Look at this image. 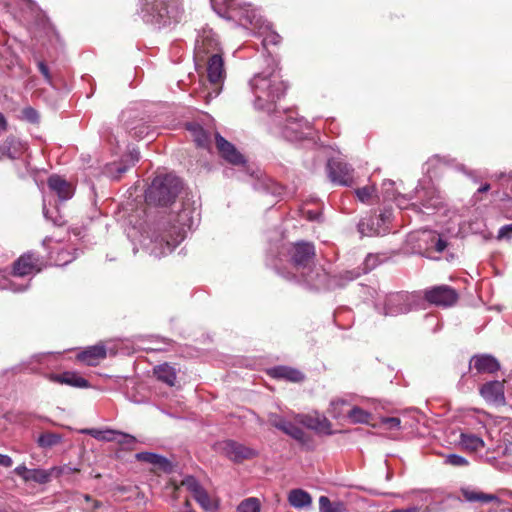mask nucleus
I'll return each instance as SVG.
<instances>
[{"label":"nucleus","instance_id":"obj_16","mask_svg":"<svg viewBox=\"0 0 512 512\" xmlns=\"http://www.w3.org/2000/svg\"><path fill=\"white\" fill-rule=\"evenodd\" d=\"M315 257V247L309 242H298L294 244L291 253V260L296 268H305Z\"/></svg>","mask_w":512,"mask_h":512},{"label":"nucleus","instance_id":"obj_11","mask_svg":"<svg viewBox=\"0 0 512 512\" xmlns=\"http://www.w3.org/2000/svg\"><path fill=\"white\" fill-rule=\"evenodd\" d=\"M417 201L411 203V207L417 212L429 213L440 205V198L432 187H420L415 191Z\"/></svg>","mask_w":512,"mask_h":512},{"label":"nucleus","instance_id":"obj_40","mask_svg":"<svg viewBox=\"0 0 512 512\" xmlns=\"http://www.w3.org/2000/svg\"><path fill=\"white\" fill-rule=\"evenodd\" d=\"M183 485L193 494V496L204 489L194 476L185 477Z\"/></svg>","mask_w":512,"mask_h":512},{"label":"nucleus","instance_id":"obj_14","mask_svg":"<svg viewBox=\"0 0 512 512\" xmlns=\"http://www.w3.org/2000/svg\"><path fill=\"white\" fill-rule=\"evenodd\" d=\"M46 379L52 383L67 385L73 388L86 389L90 387V383L78 372L63 371L61 373H48Z\"/></svg>","mask_w":512,"mask_h":512},{"label":"nucleus","instance_id":"obj_56","mask_svg":"<svg viewBox=\"0 0 512 512\" xmlns=\"http://www.w3.org/2000/svg\"><path fill=\"white\" fill-rule=\"evenodd\" d=\"M491 186L490 184L486 183L482 186L479 187V189L477 190V193H485V192H488L490 190Z\"/></svg>","mask_w":512,"mask_h":512},{"label":"nucleus","instance_id":"obj_47","mask_svg":"<svg viewBox=\"0 0 512 512\" xmlns=\"http://www.w3.org/2000/svg\"><path fill=\"white\" fill-rule=\"evenodd\" d=\"M30 469H28L25 465H19L14 469L15 474L23 478L26 481V477L29 474Z\"/></svg>","mask_w":512,"mask_h":512},{"label":"nucleus","instance_id":"obj_36","mask_svg":"<svg viewBox=\"0 0 512 512\" xmlns=\"http://www.w3.org/2000/svg\"><path fill=\"white\" fill-rule=\"evenodd\" d=\"M193 497L204 510L213 511L214 509H216V506L211 501V499L205 489L201 490L200 492L195 494Z\"/></svg>","mask_w":512,"mask_h":512},{"label":"nucleus","instance_id":"obj_51","mask_svg":"<svg viewBox=\"0 0 512 512\" xmlns=\"http://www.w3.org/2000/svg\"><path fill=\"white\" fill-rule=\"evenodd\" d=\"M146 129V127L144 126H140V127H134L130 130V133L133 137L135 138H140L142 137V134L144 133V130Z\"/></svg>","mask_w":512,"mask_h":512},{"label":"nucleus","instance_id":"obj_29","mask_svg":"<svg viewBox=\"0 0 512 512\" xmlns=\"http://www.w3.org/2000/svg\"><path fill=\"white\" fill-rule=\"evenodd\" d=\"M236 13H238L239 18H230L229 20L236 21L243 27L248 28L249 26H251L252 30L256 29L258 20L256 21V23H254L256 16L251 9L241 4V6L237 9Z\"/></svg>","mask_w":512,"mask_h":512},{"label":"nucleus","instance_id":"obj_41","mask_svg":"<svg viewBox=\"0 0 512 512\" xmlns=\"http://www.w3.org/2000/svg\"><path fill=\"white\" fill-rule=\"evenodd\" d=\"M445 464L455 466V467H463L469 464L468 460L461 455L458 454H448L444 459Z\"/></svg>","mask_w":512,"mask_h":512},{"label":"nucleus","instance_id":"obj_59","mask_svg":"<svg viewBox=\"0 0 512 512\" xmlns=\"http://www.w3.org/2000/svg\"><path fill=\"white\" fill-rule=\"evenodd\" d=\"M65 352H73V350L72 349H68Z\"/></svg>","mask_w":512,"mask_h":512},{"label":"nucleus","instance_id":"obj_55","mask_svg":"<svg viewBox=\"0 0 512 512\" xmlns=\"http://www.w3.org/2000/svg\"><path fill=\"white\" fill-rule=\"evenodd\" d=\"M129 157H130V166H133L139 160L140 154L138 151H132L130 153Z\"/></svg>","mask_w":512,"mask_h":512},{"label":"nucleus","instance_id":"obj_39","mask_svg":"<svg viewBox=\"0 0 512 512\" xmlns=\"http://www.w3.org/2000/svg\"><path fill=\"white\" fill-rule=\"evenodd\" d=\"M320 512H342V505L337 503L333 504L328 497L321 496L319 498Z\"/></svg>","mask_w":512,"mask_h":512},{"label":"nucleus","instance_id":"obj_23","mask_svg":"<svg viewBox=\"0 0 512 512\" xmlns=\"http://www.w3.org/2000/svg\"><path fill=\"white\" fill-rule=\"evenodd\" d=\"M48 186L63 200L69 199L73 194L72 186L58 175H52L49 177Z\"/></svg>","mask_w":512,"mask_h":512},{"label":"nucleus","instance_id":"obj_31","mask_svg":"<svg viewBox=\"0 0 512 512\" xmlns=\"http://www.w3.org/2000/svg\"><path fill=\"white\" fill-rule=\"evenodd\" d=\"M17 144L14 137H7L0 146V159H15L19 152Z\"/></svg>","mask_w":512,"mask_h":512},{"label":"nucleus","instance_id":"obj_6","mask_svg":"<svg viewBox=\"0 0 512 512\" xmlns=\"http://www.w3.org/2000/svg\"><path fill=\"white\" fill-rule=\"evenodd\" d=\"M43 268V258L33 251H28L22 254L13 263L12 273L14 276L24 277L30 274L39 273Z\"/></svg>","mask_w":512,"mask_h":512},{"label":"nucleus","instance_id":"obj_10","mask_svg":"<svg viewBox=\"0 0 512 512\" xmlns=\"http://www.w3.org/2000/svg\"><path fill=\"white\" fill-rule=\"evenodd\" d=\"M215 53H222L216 35L210 30H204L196 41L195 58L197 61L204 62L206 58Z\"/></svg>","mask_w":512,"mask_h":512},{"label":"nucleus","instance_id":"obj_32","mask_svg":"<svg viewBox=\"0 0 512 512\" xmlns=\"http://www.w3.org/2000/svg\"><path fill=\"white\" fill-rule=\"evenodd\" d=\"M107 354H76V362L86 366H97Z\"/></svg>","mask_w":512,"mask_h":512},{"label":"nucleus","instance_id":"obj_37","mask_svg":"<svg viewBox=\"0 0 512 512\" xmlns=\"http://www.w3.org/2000/svg\"><path fill=\"white\" fill-rule=\"evenodd\" d=\"M239 512H260V502L257 498L251 497L243 500L238 506Z\"/></svg>","mask_w":512,"mask_h":512},{"label":"nucleus","instance_id":"obj_22","mask_svg":"<svg viewBox=\"0 0 512 512\" xmlns=\"http://www.w3.org/2000/svg\"><path fill=\"white\" fill-rule=\"evenodd\" d=\"M462 497L470 503L480 502V503H490L494 501H498V497L495 494L484 493L472 487H462L460 489Z\"/></svg>","mask_w":512,"mask_h":512},{"label":"nucleus","instance_id":"obj_7","mask_svg":"<svg viewBox=\"0 0 512 512\" xmlns=\"http://www.w3.org/2000/svg\"><path fill=\"white\" fill-rule=\"evenodd\" d=\"M142 11L152 23L166 25L172 18L168 0H142Z\"/></svg>","mask_w":512,"mask_h":512},{"label":"nucleus","instance_id":"obj_25","mask_svg":"<svg viewBox=\"0 0 512 512\" xmlns=\"http://www.w3.org/2000/svg\"><path fill=\"white\" fill-rule=\"evenodd\" d=\"M154 375L156 378L167 384L168 386H174L177 378L176 369L167 364H160L154 368Z\"/></svg>","mask_w":512,"mask_h":512},{"label":"nucleus","instance_id":"obj_15","mask_svg":"<svg viewBox=\"0 0 512 512\" xmlns=\"http://www.w3.org/2000/svg\"><path fill=\"white\" fill-rule=\"evenodd\" d=\"M469 368L478 374H494L500 370L501 365L491 354H474L469 361Z\"/></svg>","mask_w":512,"mask_h":512},{"label":"nucleus","instance_id":"obj_9","mask_svg":"<svg viewBox=\"0 0 512 512\" xmlns=\"http://www.w3.org/2000/svg\"><path fill=\"white\" fill-rule=\"evenodd\" d=\"M479 394L489 405L501 406L505 404V380H490L479 387Z\"/></svg>","mask_w":512,"mask_h":512},{"label":"nucleus","instance_id":"obj_54","mask_svg":"<svg viewBox=\"0 0 512 512\" xmlns=\"http://www.w3.org/2000/svg\"><path fill=\"white\" fill-rule=\"evenodd\" d=\"M129 167H130V165H125V164H122V163L116 165L115 170H116V172L118 174L117 178H120L121 175L123 173H125L128 170Z\"/></svg>","mask_w":512,"mask_h":512},{"label":"nucleus","instance_id":"obj_17","mask_svg":"<svg viewBox=\"0 0 512 512\" xmlns=\"http://www.w3.org/2000/svg\"><path fill=\"white\" fill-rule=\"evenodd\" d=\"M204 62H207V76L210 83L214 85L221 84L225 78L222 53L210 55Z\"/></svg>","mask_w":512,"mask_h":512},{"label":"nucleus","instance_id":"obj_45","mask_svg":"<svg viewBox=\"0 0 512 512\" xmlns=\"http://www.w3.org/2000/svg\"><path fill=\"white\" fill-rule=\"evenodd\" d=\"M344 404H345V401L342 400V399H337V400L331 401V403H330V406H331L330 413H331L332 417L338 418L340 416V412L337 411V408H338V406L344 405Z\"/></svg>","mask_w":512,"mask_h":512},{"label":"nucleus","instance_id":"obj_5","mask_svg":"<svg viewBox=\"0 0 512 512\" xmlns=\"http://www.w3.org/2000/svg\"><path fill=\"white\" fill-rule=\"evenodd\" d=\"M217 449L234 463H241L258 455L257 450L230 439L217 443Z\"/></svg>","mask_w":512,"mask_h":512},{"label":"nucleus","instance_id":"obj_34","mask_svg":"<svg viewBox=\"0 0 512 512\" xmlns=\"http://www.w3.org/2000/svg\"><path fill=\"white\" fill-rule=\"evenodd\" d=\"M51 473L44 469H30L26 482L33 481L38 484H45L50 481Z\"/></svg>","mask_w":512,"mask_h":512},{"label":"nucleus","instance_id":"obj_35","mask_svg":"<svg viewBox=\"0 0 512 512\" xmlns=\"http://www.w3.org/2000/svg\"><path fill=\"white\" fill-rule=\"evenodd\" d=\"M371 414L367 411L361 409L360 407H353L348 412V418L352 423H368L370 420Z\"/></svg>","mask_w":512,"mask_h":512},{"label":"nucleus","instance_id":"obj_38","mask_svg":"<svg viewBox=\"0 0 512 512\" xmlns=\"http://www.w3.org/2000/svg\"><path fill=\"white\" fill-rule=\"evenodd\" d=\"M375 192L376 188L373 185H367L355 190L357 198L363 203H368L375 195Z\"/></svg>","mask_w":512,"mask_h":512},{"label":"nucleus","instance_id":"obj_52","mask_svg":"<svg viewBox=\"0 0 512 512\" xmlns=\"http://www.w3.org/2000/svg\"><path fill=\"white\" fill-rule=\"evenodd\" d=\"M8 129V122L5 116L0 112V135Z\"/></svg>","mask_w":512,"mask_h":512},{"label":"nucleus","instance_id":"obj_20","mask_svg":"<svg viewBox=\"0 0 512 512\" xmlns=\"http://www.w3.org/2000/svg\"><path fill=\"white\" fill-rule=\"evenodd\" d=\"M135 458L140 462L149 463L158 467L164 472H171L173 469V465L169 459L153 452H139L135 455Z\"/></svg>","mask_w":512,"mask_h":512},{"label":"nucleus","instance_id":"obj_30","mask_svg":"<svg viewBox=\"0 0 512 512\" xmlns=\"http://www.w3.org/2000/svg\"><path fill=\"white\" fill-rule=\"evenodd\" d=\"M460 444L469 451H479L484 448L485 443L482 438L469 433H461Z\"/></svg>","mask_w":512,"mask_h":512},{"label":"nucleus","instance_id":"obj_28","mask_svg":"<svg viewBox=\"0 0 512 512\" xmlns=\"http://www.w3.org/2000/svg\"><path fill=\"white\" fill-rule=\"evenodd\" d=\"M274 425L276 428L282 430L284 433L298 441H303L305 438L304 430L291 421L280 419L279 421L275 422Z\"/></svg>","mask_w":512,"mask_h":512},{"label":"nucleus","instance_id":"obj_18","mask_svg":"<svg viewBox=\"0 0 512 512\" xmlns=\"http://www.w3.org/2000/svg\"><path fill=\"white\" fill-rule=\"evenodd\" d=\"M186 129L197 147L210 149L212 144V133L210 131L205 130L197 123L187 124Z\"/></svg>","mask_w":512,"mask_h":512},{"label":"nucleus","instance_id":"obj_53","mask_svg":"<svg viewBox=\"0 0 512 512\" xmlns=\"http://www.w3.org/2000/svg\"><path fill=\"white\" fill-rule=\"evenodd\" d=\"M412 198H408V200H411ZM407 198L405 196H400L396 198L397 206L400 209L408 208V205L406 204Z\"/></svg>","mask_w":512,"mask_h":512},{"label":"nucleus","instance_id":"obj_46","mask_svg":"<svg viewBox=\"0 0 512 512\" xmlns=\"http://www.w3.org/2000/svg\"><path fill=\"white\" fill-rule=\"evenodd\" d=\"M38 69L47 81H51V75L48 66L43 62H38Z\"/></svg>","mask_w":512,"mask_h":512},{"label":"nucleus","instance_id":"obj_24","mask_svg":"<svg viewBox=\"0 0 512 512\" xmlns=\"http://www.w3.org/2000/svg\"><path fill=\"white\" fill-rule=\"evenodd\" d=\"M288 502L295 509H304L311 506L312 497L303 489H292L288 494Z\"/></svg>","mask_w":512,"mask_h":512},{"label":"nucleus","instance_id":"obj_42","mask_svg":"<svg viewBox=\"0 0 512 512\" xmlns=\"http://www.w3.org/2000/svg\"><path fill=\"white\" fill-rule=\"evenodd\" d=\"M381 424L388 430H399L401 428V420L398 417H383Z\"/></svg>","mask_w":512,"mask_h":512},{"label":"nucleus","instance_id":"obj_58","mask_svg":"<svg viewBox=\"0 0 512 512\" xmlns=\"http://www.w3.org/2000/svg\"><path fill=\"white\" fill-rule=\"evenodd\" d=\"M363 226H364V223H363V222H361V223L359 224V228L362 230V227H363Z\"/></svg>","mask_w":512,"mask_h":512},{"label":"nucleus","instance_id":"obj_8","mask_svg":"<svg viewBox=\"0 0 512 512\" xmlns=\"http://www.w3.org/2000/svg\"><path fill=\"white\" fill-rule=\"evenodd\" d=\"M330 180L338 185L352 186L354 183L353 168L340 159H331L327 163Z\"/></svg>","mask_w":512,"mask_h":512},{"label":"nucleus","instance_id":"obj_3","mask_svg":"<svg viewBox=\"0 0 512 512\" xmlns=\"http://www.w3.org/2000/svg\"><path fill=\"white\" fill-rule=\"evenodd\" d=\"M191 211L181 208L177 212H170L166 221L161 223V241L165 242L169 249L178 246L186 236V230L192 225Z\"/></svg>","mask_w":512,"mask_h":512},{"label":"nucleus","instance_id":"obj_1","mask_svg":"<svg viewBox=\"0 0 512 512\" xmlns=\"http://www.w3.org/2000/svg\"><path fill=\"white\" fill-rule=\"evenodd\" d=\"M256 98V105L260 109L271 110L270 105L279 100L286 91V84L279 71H263L255 75L250 81Z\"/></svg>","mask_w":512,"mask_h":512},{"label":"nucleus","instance_id":"obj_57","mask_svg":"<svg viewBox=\"0 0 512 512\" xmlns=\"http://www.w3.org/2000/svg\"><path fill=\"white\" fill-rule=\"evenodd\" d=\"M99 506H100V504L98 502H95L94 507L98 508Z\"/></svg>","mask_w":512,"mask_h":512},{"label":"nucleus","instance_id":"obj_21","mask_svg":"<svg viewBox=\"0 0 512 512\" xmlns=\"http://www.w3.org/2000/svg\"><path fill=\"white\" fill-rule=\"evenodd\" d=\"M215 11L226 19L239 18L237 9L241 6L239 0H212Z\"/></svg>","mask_w":512,"mask_h":512},{"label":"nucleus","instance_id":"obj_27","mask_svg":"<svg viewBox=\"0 0 512 512\" xmlns=\"http://www.w3.org/2000/svg\"><path fill=\"white\" fill-rule=\"evenodd\" d=\"M254 31L256 34L262 37V44L267 50L269 47L277 46L282 40L281 36L275 31L271 30L268 25H262L258 28L257 31L256 29Z\"/></svg>","mask_w":512,"mask_h":512},{"label":"nucleus","instance_id":"obj_12","mask_svg":"<svg viewBox=\"0 0 512 512\" xmlns=\"http://www.w3.org/2000/svg\"><path fill=\"white\" fill-rule=\"evenodd\" d=\"M82 433L87 434L99 441H116L122 445H131L136 442V438L134 436L112 429L100 430L90 428L82 430Z\"/></svg>","mask_w":512,"mask_h":512},{"label":"nucleus","instance_id":"obj_44","mask_svg":"<svg viewBox=\"0 0 512 512\" xmlns=\"http://www.w3.org/2000/svg\"><path fill=\"white\" fill-rule=\"evenodd\" d=\"M497 238L499 240L506 239L510 240L512 239V223L502 226L498 231Z\"/></svg>","mask_w":512,"mask_h":512},{"label":"nucleus","instance_id":"obj_19","mask_svg":"<svg viewBox=\"0 0 512 512\" xmlns=\"http://www.w3.org/2000/svg\"><path fill=\"white\" fill-rule=\"evenodd\" d=\"M269 376L275 379H283L290 382H302L305 378L304 374L294 368L288 366H275L267 370Z\"/></svg>","mask_w":512,"mask_h":512},{"label":"nucleus","instance_id":"obj_2","mask_svg":"<svg viewBox=\"0 0 512 512\" xmlns=\"http://www.w3.org/2000/svg\"><path fill=\"white\" fill-rule=\"evenodd\" d=\"M182 189L179 177L166 174L156 176L145 194V201L149 206H168L175 202Z\"/></svg>","mask_w":512,"mask_h":512},{"label":"nucleus","instance_id":"obj_50","mask_svg":"<svg viewBox=\"0 0 512 512\" xmlns=\"http://www.w3.org/2000/svg\"><path fill=\"white\" fill-rule=\"evenodd\" d=\"M447 242L442 238H437L434 248L437 252H443L447 248Z\"/></svg>","mask_w":512,"mask_h":512},{"label":"nucleus","instance_id":"obj_43","mask_svg":"<svg viewBox=\"0 0 512 512\" xmlns=\"http://www.w3.org/2000/svg\"><path fill=\"white\" fill-rule=\"evenodd\" d=\"M115 349H116L115 347H107L105 342H99L94 346H89L83 352H97V353L107 352V351L114 352Z\"/></svg>","mask_w":512,"mask_h":512},{"label":"nucleus","instance_id":"obj_49","mask_svg":"<svg viewBox=\"0 0 512 512\" xmlns=\"http://www.w3.org/2000/svg\"><path fill=\"white\" fill-rule=\"evenodd\" d=\"M13 465V460L9 455L0 454V466L9 468Z\"/></svg>","mask_w":512,"mask_h":512},{"label":"nucleus","instance_id":"obj_13","mask_svg":"<svg viewBox=\"0 0 512 512\" xmlns=\"http://www.w3.org/2000/svg\"><path fill=\"white\" fill-rule=\"evenodd\" d=\"M215 145L221 158L231 165H243L245 157L236 149V147L223 138L219 133H215Z\"/></svg>","mask_w":512,"mask_h":512},{"label":"nucleus","instance_id":"obj_26","mask_svg":"<svg viewBox=\"0 0 512 512\" xmlns=\"http://www.w3.org/2000/svg\"><path fill=\"white\" fill-rule=\"evenodd\" d=\"M303 423L309 429L320 433L332 434L331 423L325 416H309L305 419V421H303Z\"/></svg>","mask_w":512,"mask_h":512},{"label":"nucleus","instance_id":"obj_48","mask_svg":"<svg viewBox=\"0 0 512 512\" xmlns=\"http://www.w3.org/2000/svg\"><path fill=\"white\" fill-rule=\"evenodd\" d=\"M23 112H24V115L26 116V118L28 120H30L31 122L37 121L38 115H37V112L33 108H31V107L26 108V109H24Z\"/></svg>","mask_w":512,"mask_h":512},{"label":"nucleus","instance_id":"obj_33","mask_svg":"<svg viewBox=\"0 0 512 512\" xmlns=\"http://www.w3.org/2000/svg\"><path fill=\"white\" fill-rule=\"evenodd\" d=\"M61 442V436L57 433H42L37 439V444L42 448H50Z\"/></svg>","mask_w":512,"mask_h":512},{"label":"nucleus","instance_id":"obj_4","mask_svg":"<svg viewBox=\"0 0 512 512\" xmlns=\"http://www.w3.org/2000/svg\"><path fill=\"white\" fill-rule=\"evenodd\" d=\"M423 298L431 305L448 308L454 306L459 300V294L449 285H437L427 288Z\"/></svg>","mask_w":512,"mask_h":512}]
</instances>
